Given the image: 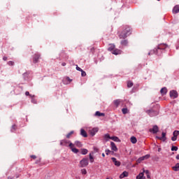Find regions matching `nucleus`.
I'll use <instances>...</instances> for the list:
<instances>
[{"label":"nucleus","instance_id":"nucleus-1","mask_svg":"<svg viewBox=\"0 0 179 179\" xmlns=\"http://www.w3.org/2000/svg\"><path fill=\"white\" fill-rule=\"evenodd\" d=\"M131 34V27L128 26H125L124 30L121 32V34L119 35V38L120 39H124L127 38L128 36H130Z\"/></svg>","mask_w":179,"mask_h":179},{"label":"nucleus","instance_id":"nucleus-2","mask_svg":"<svg viewBox=\"0 0 179 179\" xmlns=\"http://www.w3.org/2000/svg\"><path fill=\"white\" fill-rule=\"evenodd\" d=\"M168 47L167 44L162 43L158 45L157 48H155L156 55H162L163 50L166 49Z\"/></svg>","mask_w":179,"mask_h":179},{"label":"nucleus","instance_id":"nucleus-3","mask_svg":"<svg viewBox=\"0 0 179 179\" xmlns=\"http://www.w3.org/2000/svg\"><path fill=\"white\" fill-rule=\"evenodd\" d=\"M145 113L150 117H156L157 115H159V109L152 108V109L145 110Z\"/></svg>","mask_w":179,"mask_h":179},{"label":"nucleus","instance_id":"nucleus-4","mask_svg":"<svg viewBox=\"0 0 179 179\" xmlns=\"http://www.w3.org/2000/svg\"><path fill=\"white\" fill-rule=\"evenodd\" d=\"M89 166V159L83 158L81 161H80V167H86Z\"/></svg>","mask_w":179,"mask_h":179},{"label":"nucleus","instance_id":"nucleus-5","mask_svg":"<svg viewBox=\"0 0 179 179\" xmlns=\"http://www.w3.org/2000/svg\"><path fill=\"white\" fill-rule=\"evenodd\" d=\"M149 132L153 134H157L159 132V127L157 125H154L152 129H149Z\"/></svg>","mask_w":179,"mask_h":179},{"label":"nucleus","instance_id":"nucleus-6","mask_svg":"<svg viewBox=\"0 0 179 179\" xmlns=\"http://www.w3.org/2000/svg\"><path fill=\"white\" fill-rule=\"evenodd\" d=\"M169 94L171 99H177V97H178V92H177V91L174 90L170 91Z\"/></svg>","mask_w":179,"mask_h":179},{"label":"nucleus","instance_id":"nucleus-7","mask_svg":"<svg viewBox=\"0 0 179 179\" xmlns=\"http://www.w3.org/2000/svg\"><path fill=\"white\" fill-rule=\"evenodd\" d=\"M40 57H41L40 53H36L34 55V57H33V62H34V64H37V62H38V59H40Z\"/></svg>","mask_w":179,"mask_h":179},{"label":"nucleus","instance_id":"nucleus-8","mask_svg":"<svg viewBox=\"0 0 179 179\" xmlns=\"http://www.w3.org/2000/svg\"><path fill=\"white\" fill-rule=\"evenodd\" d=\"M162 136H156V139H159V141H162L163 142H166V140L167 139V138L166 137V133L162 132Z\"/></svg>","mask_w":179,"mask_h":179},{"label":"nucleus","instance_id":"nucleus-9","mask_svg":"<svg viewBox=\"0 0 179 179\" xmlns=\"http://www.w3.org/2000/svg\"><path fill=\"white\" fill-rule=\"evenodd\" d=\"M111 160L114 163L115 166H116V167H120L121 166V162L120 161H117V158L112 157Z\"/></svg>","mask_w":179,"mask_h":179},{"label":"nucleus","instance_id":"nucleus-10","mask_svg":"<svg viewBox=\"0 0 179 179\" xmlns=\"http://www.w3.org/2000/svg\"><path fill=\"white\" fill-rule=\"evenodd\" d=\"M97 132H99V128H97V127L93 128L92 129H91L90 131V134L91 136H94V135H96V134H97Z\"/></svg>","mask_w":179,"mask_h":179},{"label":"nucleus","instance_id":"nucleus-11","mask_svg":"<svg viewBox=\"0 0 179 179\" xmlns=\"http://www.w3.org/2000/svg\"><path fill=\"white\" fill-rule=\"evenodd\" d=\"M72 82V79H70L69 77H66L63 80L64 85H69Z\"/></svg>","mask_w":179,"mask_h":179},{"label":"nucleus","instance_id":"nucleus-12","mask_svg":"<svg viewBox=\"0 0 179 179\" xmlns=\"http://www.w3.org/2000/svg\"><path fill=\"white\" fill-rule=\"evenodd\" d=\"M122 53V51L120 49H115L114 50L112 51V54H113L114 55H120Z\"/></svg>","mask_w":179,"mask_h":179},{"label":"nucleus","instance_id":"nucleus-13","mask_svg":"<svg viewBox=\"0 0 179 179\" xmlns=\"http://www.w3.org/2000/svg\"><path fill=\"white\" fill-rule=\"evenodd\" d=\"M110 146L111 150H113V152H117V150H118V148H117V145H115V143L114 142H110Z\"/></svg>","mask_w":179,"mask_h":179},{"label":"nucleus","instance_id":"nucleus-14","mask_svg":"<svg viewBox=\"0 0 179 179\" xmlns=\"http://www.w3.org/2000/svg\"><path fill=\"white\" fill-rule=\"evenodd\" d=\"M160 93L162 96L167 94V88L166 87H162L160 90Z\"/></svg>","mask_w":179,"mask_h":179},{"label":"nucleus","instance_id":"nucleus-15","mask_svg":"<svg viewBox=\"0 0 179 179\" xmlns=\"http://www.w3.org/2000/svg\"><path fill=\"white\" fill-rule=\"evenodd\" d=\"M80 136H83V138H87V133L86 132V131H85V129H80Z\"/></svg>","mask_w":179,"mask_h":179},{"label":"nucleus","instance_id":"nucleus-16","mask_svg":"<svg viewBox=\"0 0 179 179\" xmlns=\"http://www.w3.org/2000/svg\"><path fill=\"white\" fill-rule=\"evenodd\" d=\"M29 75H30L29 72H25L22 74L24 80H29Z\"/></svg>","mask_w":179,"mask_h":179},{"label":"nucleus","instance_id":"nucleus-17","mask_svg":"<svg viewBox=\"0 0 179 179\" xmlns=\"http://www.w3.org/2000/svg\"><path fill=\"white\" fill-rule=\"evenodd\" d=\"M119 177L120 179L125 178V177H128V172H127V171H124L122 174L120 175Z\"/></svg>","mask_w":179,"mask_h":179},{"label":"nucleus","instance_id":"nucleus-18","mask_svg":"<svg viewBox=\"0 0 179 179\" xmlns=\"http://www.w3.org/2000/svg\"><path fill=\"white\" fill-rule=\"evenodd\" d=\"M179 13V6L176 5L173 8V13Z\"/></svg>","mask_w":179,"mask_h":179},{"label":"nucleus","instance_id":"nucleus-19","mask_svg":"<svg viewBox=\"0 0 179 179\" xmlns=\"http://www.w3.org/2000/svg\"><path fill=\"white\" fill-rule=\"evenodd\" d=\"M115 48V45L110 44L109 48H108V50L111 51V52H113V51H114Z\"/></svg>","mask_w":179,"mask_h":179},{"label":"nucleus","instance_id":"nucleus-20","mask_svg":"<svg viewBox=\"0 0 179 179\" xmlns=\"http://www.w3.org/2000/svg\"><path fill=\"white\" fill-rule=\"evenodd\" d=\"M74 145H76V146H77V148H82V146H83V145L82 144V142H80L79 141H76L74 143Z\"/></svg>","mask_w":179,"mask_h":179},{"label":"nucleus","instance_id":"nucleus-21","mask_svg":"<svg viewBox=\"0 0 179 179\" xmlns=\"http://www.w3.org/2000/svg\"><path fill=\"white\" fill-rule=\"evenodd\" d=\"M120 44L121 45H124V47H127V45H128V40L124 39L121 41Z\"/></svg>","mask_w":179,"mask_h":179},{"label":"nucleus","instance_id":"nucleus-22","mask_svg":"<svg viewBox=\"0 0 179 179\" xmlns=\"http://www.w3.org/2000/svg\"><path fill=\"white\" fill-rule=\"evenodd\" d=\"M120 103H121V99H116L113 101V103L115 104V106H116V107H118Z\"/></svg>","mask_w":179,"mask_h":179},{"label":"nucleus","instance_id":"nucleus-23","mask_svg":"<svg viewBox=\"0 0 179 179\" xmlns=\"http://www.w3.org/2000/svg\"><path fill=\"white\" fill-rule=\"evenodd\" d=\"M172 169L173 171H179V163H177Z\"/></svg>","mask_w":179,"mask_h":179},{"label":"nucleus","instance_id":"nucleus-24","mask_svg":"<svg viewBox=\"0 0 179 179\" xmlns=\"http://www.w3.org/2000/svg\"><path fill=\"white\" fill-rule=\"evenodd\" d=\"M69 142H71V141H68V140H62L60 141V145L62 146H65V145H66V143H69Z\"/></svg>","mask_w":179,"mask_h":179},{"label":"nucleus","instance_id":"nucleus-25","mask_svg":"<svg viewBox=\"0 0 179 179\" xmlns=\"http://www.w3.org/2000/svg\"><path fill=\"white\" fill-rule=\"evenodd\" d=\"M143 176H144V173L143 172H142L136 176V179H145V177Z\"/></svg>","mask_w":179,"mask_h":179},{"label":"nucleus","instance_id":"nucleus-26","mask_svg":"<svg viewBox=\"0 0 179 179\" xmlns=\"http://www.w3.org/2000/svg\"><path fill=\"white\" fill-rule=\"evenodd\" d=\"M95 115H97L98 117H104L105 114L103 113H100V111H96L95 113Z\"/></svg>","mask_w":179,"mask_h":179},{"label":"nucleus","instance_id":"nucleus-27","mask_svg":"<svg viewBox=\"0 0 179 179\" xmlns=\"http://www.w3.org/2000/svg\"><path fill=\"white\" fill-rule=\"evenodd\" d=\"M103 138L106 141H110V139H111V137H110V134H105Z\"/></svg>","mask_w":179,"mask_h":179},{"label":"nucleus","instance_id":"nucleus-28","mask_svg":"<svg viewBox=\"0 0 179 179\" xmlns=\"http://www.w3.org/2000/svg\"><path fill=\"white\" fill-rule=\"evenodd\" d=\"M130 139H131V143L135 144V143H136V142H138V140H136V138L135 136L131 137Z\"/></svg>","mask_w":179,"mask_h":179},{"label":"nucleus","instance_id":"nucleus-29","mask_svg":"<svg viewBox=\"0 0 179 179\" xmlns=\"http://www.w3.org/2000/svg\"><path fill=\"white\" fill-rule=\"evenodd\" d=\"M143 173H145L146 176H147V178H150V173H149V170H145L143 169Z\"/></svg>","mask_w":179,"mask_h":179},{"label":"nucleus","instance_id":"nucleus-30","mask_svg":"<svg viewBox=\"0 0 179 179\" xmlns=\"http://www.w3.org/2000/svg\"><path fill=\"white\" fill-rule=\"evenodd\" d=\"M87 152H89V150L86 148L81 149V155H87Z\"/></svg>","mask_w":179,"mask_h":179},{"label":"nucleus","instance_id":"nucleus-31","mask_svg":"<svg viewBox=\"0 0 179 179\" xmlns=\"http://www.w3.org/2000/svg\"><path fill=\"white\" fill-rule=\"evenodd\" d=\"M110 139H112V141H114V142H119L120 141V138H118V137H117V136L110 137Z\"/></svg>","mask_w":179,"mask_h":179},{"label":"nucleus","instance_id":"nucleus-32","mask_svg":"<svg viewBox=\"0 0 179 179\" xmlns=\"http://www.w3.org/2000/svg\"><path fill=\"white\" fill-rule=\"evenodd\" d=\"M177 150H178V147L174 146V145H173V146L171 147V151H172V152H177Z\"/></svg>","mask_w":179,"mask_h":179},{"label":"nucleus","instance_id":"nucleus-33","mask_svg":"<svg viewBox=\"0 0 179 179\" xmlns=\"http://www.w3.org/2000/svg\"><path fill=\"white\" fill-rule=\"evenodd\" d=\"M122 114H127V113H128V108H123L122 109Z\"/></svg>","mask_w":179,"mask_h":179},{"label":"nucleus","instance_id":"nucleus-34","mask_svg":"<svg viewBox=\"0 0 179 179\" xmlns=\"http://www.w3.org/2000/svg\"><path fill=\"white\" fill-rule=\"evenodd\" d=\"M81 173L83 176H86V174H87V171L85 169H81Z\"/></svg>","mask_w":179,"mask_h":179},{"label":"nucleus","instance_id":"nucleus-35","mask_svg":"<svg viewBox=\"0 0 179 179\" xmlns=\"http://www.w3.org/2000/svg\"><path fill=\"white\" fill-rule=\"evenodd\" d=\"M71 151L73 152V153H79V150L78 148H73L71 149Z\"/></svg>","mask_w":179,"mask_h":179},{"label":"nucleus","instance_id":"nucleus-36","mask_svg":"<svg viewBox=\"0 0 179 179\" xmlns=\"http://www.w3.org/2000/svg\"><path fill=\"white\" fill-rule=\"evenodd\" d=\"M143 160H145V158L143 157H141L138 159L137 163H142V162H143Z\"/></svg>","mask_w":179,"mask_h":179},{"label":"nucleus","instance_id":"nucleus-37","mask_svg":"<svg viewBox=\"0 0 179 179\" xmlns=\"http://www.w3.org/2000/svg\"><path fill=\"white\" fill-rule=\"evenodd\" d=\"M134 86V83L129 81L127 82V87H132Z\"/></svg>","mask_w":179,"mask_h":179},{"label":"nucleus","instance_id":"nucleus-38","mask_svg":"<svg viewBox=\"0 0 179 179\" xmlns=\"http://www.w3.org/2000/svg\"><path fill=\"white\" fill-rule=\"evenodd\" d=\"M90 163H93L94 162V158L93 157V155H92V154H90Z\"/></svg>","mask_w":179,"mask_h":179},{"label":"nucleus","instance_id":"nucleus-39","mask_svg":"<svg viewBox=\"0 0 179 179\" xmlns=\"http://www.w3.org/2000/svg\"><path fill=\"white\" fill-rule=\"evenodd\" d=\"M73 131H71L66 136L67 139H69V138H71V135H73Z\"/></svg>","mask_w":179,"mask_h":179},{"label":"nucleus","instance_id":"nucleus-40","mask_svg":"<svg viewBox=\"0 0 179 179\" xmlns=\"http://www.w3.org/2000/svg\"><path fill=\"white\" fill-rule=\"evenodd\" d=\"M7 64L8 65H9V66H13V65H15V62H13V61H9Z\"/></svg>","mask_w":179,"mask_h":179},{"label":"nucleus","instance_id":"nucleus-41","mask_svg":"<svg viewBox=\"0 0 179 179\" xmlns=\"http://www.w3.org/2000/svg\"><path fill=\"white\" fill-rule=\"evenodd\" d=\"M173 136H178V135H179V131L178 130H176V131H174L173 133Z\"/></svg>","mask_w":179,"mask_h":179},{"label":"nucleus","instance_id":"nucleus-42","mask_svg":"<svg viewBox=\"0 0 179 179\" xmlns=\"http://www.w3.org/2000/svg\"><path fill=\"white\" fill-rule=\"evenodd\" d=\"M143 157L144 158V160H148V159H149V157H150V155L147 154V155L143 156Z\"/></svg>","mask_w":179,"mask_h":179},{"label":"nucleus","instance_id":"nucleus-43","mask_svg":"<svg viewBox=\"0 0 179 179\" xmlns=\"http://www.w3.org/2000/svg\"><path fill=\"white\" fill-rule=\"evenodd\" d=\"M16 131V125L13 124L11 127V132H15Z\"/></svg>","mask_w":179,"mask_h":179},{"label":"nucleus","instance_id":"nucleus-44","mask_svg":"<svg viewBox=\"0 0 179 179\" xmlns=\"http://www.w3.org/2000/svg\"><path fill=\"white\" fill-rule=\"evenodd\" d=\"M25 96H30V97H34V95L30 94V92H29L28 91L25 92Z\"/></svg>","mask_w":179,"mask_h":179},{"label":"nucleus","instance_id":"nucleus-45","mask_svg":"<svg viewBox=\"0 0 179 179\" xmlns=\"http://www.w3.org/2000/svg\"><path fill=\"white\" fill-rule=\"evenodd\" d=\"M150 52L151 53V55H153V54H155L156 55V48H155L152 50H150Z\"/></svg>","mask_w":179,"mask_h":179},{"label":"nucleus","instance_id":"nucleus-46","mask_svg":"<svg viewBox=\"0 0 179 179\" xmlns=\"http://www.w3.org/2000/svg\"><path fill=\"white\" fill-rule=\"evenodd\" d=\"M31 103H33L34 104H37V101H36V99L33 97H31Z\"/></svg>","mask_w":179,"mask_h":179},{"label":"nucleus","instance_id":"nucleus-47","mask_svg":"<svg viewBox=\"0 0 179 179\" xmlns=\"http://www.w3.org/2000/svg\"><path fill=\"white\" fill-rule=\"evenodd\" d=\"M105 152H106V155L107 156H108V155H110V153H111V150H105Z\"/></svg>","mask_w":179,"mask_h":179},{"label":"nucleus","instance_id":"nucleus-48","mask_svg":"<svg viewBox=\"0 0 179 179\" xmlns=\"http://www.w3.org/2000/svg\"><path fill=\"white\" fill-rule=\"evenodd\" d=\"M81 76H83V77H85V76H86V71H81Z\"/></svg>","mask_w":179,"mask_h":179},{"label":"nucleus","instance_id":"nucleus-49","mask_svg":"<svg viewBox=\"0 0 179 179\" xmlns=\"http://www.w3.org/2000/svg\"><path fill=\"white\" fill-rule=\"evenodd\" d=\"M171 141H173V142H176V141H177V137L176 136H173L172 138H171Z\"/></svg>","mask_w":179,"mask_h":179},{"label":"nucleus","instance_id":"nucleus-50","mask_svg":"<svg viewBox=\"0 0 179 179\" xmlns=\"http://www.w3.org/2000/svg\"><path fill=\"white\" fill-rule=\"evenodd\" d=\"M76 70L79 71L80 72H82L83 71V69H81L80 67H79L78 66H76Z\"/></svg>","mask_w":179,"mask_h":179},{"label":"nucleus","instance_id":"nucleus-51","mask_svg":"<svg viewBox=\"0 0 179 179\" xmlns=\"http://www.w3.org/2000/svg\"><path fill=\"white\" fill-rule=\"evenodd\" d=\"M73 146H75V145H73V143H70V144H69V148H70V149H73Z\"/></svg>","mask_w":179,"mask_h":179},{"label":"nucleus","instance_id":"nucleus-52","mask_svg":"<svg viewBox=\"0 0 179 179\" xmlns=\"http://www.w3.org/2000/svg\"><path fill=\"white\" fill-rule=\"evenodd\" d=\"M94 151L97 153L99 152V148L97 147H94Z\"/></svg>","mask_w":179,"mask_h":179},{"label":"nucleus","instance_id":"nucleus-53","mask_svg":"<svg viewBox=\"0 0 179 179\" xmlns=\"http://www.w3.org/2000/svg\"><path fill=\"white\" fill-rule=\"evenodd\" d=\"M37 157H36V155H31V159H36Z\"/></svg>","mask_w":179,"mask_h":179},{"label":"nucleus","instance_id":"nucleus-54","mask_svg":"<svg viewBox=\"0 0 179 179\" xmlns=\"http://www.w3.org/2000/svg\"><path fill=\"white\" fill-rule=\"evenodd\" d=\"M7 59H8V57H3V61H6Z\"/></svg>","mask_w":179,"mask_h":179},{"label":"nucleus","instance_id":"nucleus-55","mask_svg":"<svg viewBox=\"0 0 179 179\" xmlns=\"http://www.w3.org/2000/svg\"><path fill=\"white\" fill-rule=\"evenodd\" d=\"M62 66H66V63H65V62L62 63Z\"/></svg>","mask_w":179,"mask_h":179},{"label":"nucleus","instance_id":"nucleus-56","mask_svg":"<svg viewBox=\"0 0 179 179\" xmlns=\"http://www.w3.org/2000/svg\"><path fill=\"white\" fill-rule=\"evenodd\" d=\"M19 177H20V175H19V174H16V175H15V178H19Z\"/></svg>","mask_w":179,"mask_h":179},{"label":"nucleus","instance_id":"nucleus-57","mask_svg":"<svg viewBox=\"0 0 179 179\" xmlns=\"http://www.w3.org/2000/svg\"><path fill=\"white\" fill-rule=\"evenodd\" d=\"M102 157H106V154L102 153Z\"/></svg>","mask_w":179,"mask_h":179},{"label":"nucleus","instance_id":"nucleus-58","mask_svg":"<svg viewBox=\"0 0 179 179\" xmlns=\"http://www.w3.org/2000/svg\"><path fill=\"white\" fill-rule=\"evenodd\" d=\"M176 159H177V160H179V155H178L176 156Z\"/></svg>","mask_w":179,"mask_h":179},{"label":"nucleus","instance_id":"nucleus-59","mask_svg":"<svg viewBox=\"0 0 179 179\" xmlns=\"http://www.w3.org/2000/svg\"><path fill=\"white\" fill-rule=\"evenodd\" d=\"M36 164H38V163H40V161L37 160V161L36 162Z\"/></svg>","mask_w":179,"mask_h":179},{"label":"nucleus","instance_id":"nucleus-60","mask_svg":"<svg viewBox=\"0 0 179 179\" xmlns=\"http://www.w3.org/2000/svg\"><path fill=\"white\" fill-rule=\"evenodd\" d=\"M148 55H152L151 53H150V52H148Z\"/></svg>","mask_w":179,"mask_h":179},{"label":"nucleus","instance_id":"nucleus-61","mask_svg":"<svg viewBox=\"0 0 179 179\" xmlns=\"http://www.w3.org/2000/svg\"><path fill=\"white\" fill-rule=\"evenodd\" d=\"M8 179H13V178L8 177Z\"/></svg>","mask_w":179,"mask_h":179},{"label":"nucleus","instance_id":"nucleus-62","mask_svg":"<svg viewBox=\"0 0 179 179\" xmlns=\"http://www.w3.org/2000/svg\"><path fill=\"white\" fill-rule=\"evenodd\" d=\"M162 48H164V45H162Z\"/></svg>","mask_w":179,"mask_h":179},{"label":"nucleus","instance_id":"nucleus-63","mask_svg":"<svg viewBox=\"0 0 179 179\" xmlns=\"http://www.w3.org/2000/svg\"><path fill=\"white\" fill-rule=\"evenodd\" d=\"M158 152H160V148L158 149Z\"/></svg>","mask_w":179,"mask_h":179},{"label":"nucleus","instance_id":"nucleus-64","mask_svg":"<svg viewBox=\"0 0 179 179\" xmlns=\"http://www.w3.org/2000/svg\"><path fill=\"white\" fill-rule=\"evenodd\" d=\"M157 1H160V0H157Z\"/></svg>","mask_w":179,"mask_h":179}]
</instances>
